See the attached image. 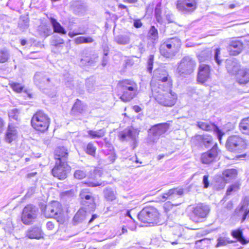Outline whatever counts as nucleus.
Instances as JSON below:
<instances>
[{
  "label": "nucleus",
  "instance_id": "obj_1",
  "mask_svg": "<svg viewBox=\"0 0 249 249\" xmlns=\"http://www.w3.org/2000/svg\"><path fill=\"white\" fill-rule=\"evenodd\" d=\"M166 84V89H163L162 91L158 90L157 94L155 95V99L162 106L172 107L176 104L178 96L171 89L172 83L168 82Z\"/></svg>",
  "mask_w": 249,
  "mask_h": 249
},
{
  "label": "nucleus",
  "instance_id": "obj_2",
  "mask_svg": "<svg viewBox=\"0 0 249 249\" xmlns=\"http://www.w3.org/2000/svg\"><path fill=\"white\" fill-rule=\"evenodd\" d=\"M181 45V42L178 38H168L161 44L160 52L166 58H173L178 52Z\"/></svg>",
  "mask_w": 249,
  "mask_h": 249
},
{
  "label": "nucleus",
  "instance_id": "obj_3",
  "mask_svg": "<svg viewBox=\"0 0 249 249\" xmlns=\"http://www.w3.org/2000/svg\"><path fill=\"white\" fill-rule=\"evenodd\" d=\"M196 67V60L190 55L183 57L178 63L176 73L181 78L187 77L192 74Z\"/></svg>",
  "mask_w": 249,
  "mask_h": 249
},
{
  "label": "nucleus",
  "instance_id": "obj_4",
  "mask_svg": "<svg viewBox=\"0 0 249 249\" xmlns=\"http://www.w3.org/2000/svg\"><path fill=\"white\" fill-rule=\"evenodd\" d=\"M138 217L144 223L151 224L153 225L160 224V213L154 207L144 208L138 214Z\"/></svg>",
  "mask_w": 249,
  "mask_h": 249
},
{
  "label": "nucleus",
  "instance_id": "obj_5",
  "mask_svg": "<svg viewBox=\"0 0 249 249\" xmlns=\"http://www.w3.org/2000/svg\"><path fill=\"white\" fill-rule=\"evenodd\" d=\"M123 94L121 99L124 102H129L133 99L138 93V86L133 81L124 80L120 82Z\"/></svg>",
  "mask_w": 249,
  "mask_h": 249
},
{
  "label": "nucleus",
  "instance_id": "obj_6",
  "mask_svg": "<svg viewBox=\"0 0 249 249\" xmlns=\"http://www.w3.org/2000/svg\"><path fill=\"white\" fill-rule=\"evenodd\" d=\"M43 213L47 218H54L59 224H62L64 222L62 206L57 201H54L47 205L43 210Z\"/></svg>",
  "mask_w": 249,
  "mask_h": 249
},
{
  "label": "nucleus",
  "instance_id": "obj_7",
  "mask_svg": "<svg viewBox=\"0 0 249 249\" xmlns=\"http://www.w3.org/2000/svg\"><path fill=\"white\" fill-rule=\"evenodd\" d=\"M169 127V125L167 123L159 124L153 126L148 131L147 142L149 144L156 142L160 136L165 133Z\"/></svg>",
  "mask_w": 249,
  "mask_h": 249
},
{
  "label": "nucleus",
  "instance_id": "obj_8",
  "mask_svg": "<svg viewBox=\"0 0 249 249\" xmlns=\"http://www.w3.org/2000/svg\"><path fill=\"white\" fill-rule=\"evenodd\" d=\"M49 119L42 111H38L33 116L31 120L32 126L36 130L44 132L49 125Z\"/></svg>",
  "mask_w": 249,
  "mask_h": 249
},
{
  "label": "nucleus",
  "instance_id": "obj_9",
  "mask_svg": "<svg viewBox=\"0 0 249 249\" xmlns=\"http://www.w3.org/2000/svg\"><path fill=\"white\" fill-rule=\"evenodd\" d=\"M226 148L231 152H237L246 148V141L238 135L230 136L227 140Z\"/></svg>",
  "mask_w": 249,
  "mask_h": 249
},
{
  "label": "nucleus",
  "instance_id": "obj_10",
  "mask_svg": "<svg viewBox=\"0 0 249 249\" xmlns=\"http://www.w3.org/2000/svg\"><path fill=\"white\" fill-rule=\"evenodd\" d=\"M71 170V166L68 165L67 162L56 160L55 166L52 170V173L54 177L63 180L67 178Z\"/></svg>",
  "mask_w": 249,
  "mask_h": 249
},
{
  "label": "nucleus",
  "instance_id": "obj_11",
  "mask_svg": "<svg viewBox=\"0 0 249 249\" xmlns=\"http://www.w3.org/2000/svg\"><path fill=\"white\" fill-rule=\"evenodd\" d=\"M210 208L208 205L200 203L194 207L191 216V219L196 223L202 221L209 214Z\"/></svg>",
  "mask_w": 249,
  "mask_h": 249
},
{
  "label": "nucleus",
  "instance_id": "obj_12",
  "mask_svg": "<svg viewBox=\"0 0 249 249\" xmlns=\"http://www.w3.org/2000/svg\"><path fill=\"white\" fill-rule=\"evenodd\" d=\"M37 208L32 205L26 206L23 209L22 215V221L25 224H31L37 216Z\"/></svg>",
  "mask_w": 249,
  "mask_h": 249
},
{
  "label": "nucleus",
  "instance_id": "obj_13",
  "mask_svg": "<svg viewBox=\"0 0 249 249\" xmlns=\"http://www.w3.org/2000/svg\"><path fill=\"white\" fill-rule=\"evenodd\" d=\"M139 131L133 127L125 129L119 134V138L122 141L131 140L133 142L134 148L136 146L137 138L138 137Z\"/></svg>",
  "mask_w": 249,
  "mask_h": 249
},
{
  "label": "nucleus",
  "instance_id": "obj_14",
  "mask_svg": "<svg viewBox=\"0 0 249 249\" xmlns=\"http://www.w3.org/2000/svg\"><path fill=\"white\" fill-rule=\"evenodd\" d=\"M80 197L83 205L87 207L89 211H93L95 208V203L94 197L92 194L89 192L88 189H82L80 193Z\"/></svg>",
  "mask_w": 249,
  "mask_h": 249
},
{
  "label": "nucleus",
  "instance_id": "obj_15",
  "mask_svg": "<svg viewBox=\"0 0 249 249\" xmlns=\"http://www.w3.org/2000/svg\"><path fill=\"white\" fill-rule=\"evenodd\" d=\"M177 8L185 13H191L197 8L196 0H178Z\"/></svg>",
  "mask_w": 249,
  "mask_h": 249
},
{
  "label": "nucleus",
  "instance_id": "obj_16",
  "mask_svg": "<svg viewBox=\"0 0 249 249\" xmlns=\"http://www.w3.org/2000/svg\"><path fill=\"white\" fill-rule=\"evenodd\" d=\"M220 150L215 143L213 147L206 152L203 153L201 156V161L204 164H210L216 160Z\"/></svg>",
  "mask_w": 249,
  "mask_h": 249
},
{
  "label": "nucleus",
  "instance_id": "obj_17",
  "mask_svg": "<svg viewBox=\"0 0 249 249\" xmlns=\"http://www.w3.org/2000/svg\"><path fill=\"white\" fill-rule=\"evenodd\" d=\"M197 126L205 131L213 130L217 136L220 143L221 142L222 136L225 133L222 132L216 125L214 124L208 123L207 122H198L197 124Z\"/></svg>",
  "mask_w": 249,
  "mask_h": 249
},
{
  "label": "nucleus",
  "instance_id": "obj_18",
  "mask_svg": "<svg viewBox=\"0 0 249 249\" xmlns=\"http://www.w3.org/2000/svg\"><path fill=\"white\" fill-rule=\"evenodd\" d=\"M211 77L210 67L206 64H200L198 68L197 74L198 81L204 83L208 81Z\"/></svg>",
  "mask_w": 249,
  "mask_h": 249
},
{
  "label": "nucleus",
  "instance_id": "obj_19",
  "mask_svg": "<svg viewBox=\"0 0 249 249\" xmlns=\"http://www.w3.org/2000/svg\"><path fill=\"white\" fill-rule=\"evenodd\" d=\"M34 82L39 88H47L51 86L50 78L42 72L36 73L34 76Z\"/></svg>",
  "mask_w": 249,
  "mask_h": 249
},
{
  "label": "nucleus",
  "instance_id": "obj_20",
  "mask_svg": "<svg viewBox=\"0 0 249 249\" xmlns=\"http://www.w3.org/2000/svg\"><path fill=\"white\" fill-rule=\"evenodd\" d=\"M68 156V150L63 146L57 147L54 150V158L55 161L61 160V162H67Z\"/></svg>",
  "mask_w": 249,
  "mask_h": 249
},
{
  "label": "nucleus",
  "instance_id": "obj_21",
  "mask_svg": "<svg viewBox=\"0 0 249 249\" xmlns=\"http://www.w3.org/2000/svg\"><path fill=\"white\" fill-rule=\"evenodd\" d=\"M243 49L242 43L236 40H233L230 42L228 47L230 53L232 55H236L240 53Z\"/></svg>",
  "mask_w": 249,
  "mask_h": 249
},
{
  "label": "nucleus",
  "instance_id": "obj_22",
  "mask_svg": "<svg viewBox=\"0 0 249 249\" xmlns=\"http://www.w3.org/2000/svg\"><path fill=\"white\" fill-rule=\"evenodd\" d=\"M237 81L240 84H245L249 81V70L242 68L235 74Z\"/></svg>",
  "mask_w": 249,
  "mask_h": 249
},
{
  "label": "nucleus",
  "instance_id": "obj_23",
  "mask_svg": "<svg viewBox=\"0 0 249 249\" xmlns=\"http://www.w3.org/2000/svg\"><path fill=\"white\" fill-rule=\"evenodd\" d=\"M226 63L227 71L231 74L235 75L241 69L240 65L234 59H227Z\"/></svg>",
  "mask_w": 249,
  "mask_h": 249
},
{
  "label": "nucleus",
  "instance_id": "obj_24",
  "mask_svg": "<svg viewBox=\"0 0 249 249\" xmlns=\"http://www.w3.org/2000/svg\"><path fill=\"white\" fill-rule=\"evenodd\" d=\"M105 199L107 201H113L116 199L117 193L116 189L111 187H106L103 191Z\"/></svg>",
  "mask_w": 249,
  "mask_h": 249
},
{
  "label": "nucleus",
  "instance_id": "obj_25",
  "mask_svg": "<svg viewBox=\"0 0 249 249\" xmlns=\"http://www.w3.org/2000/svg\"><path fill=\"white\" fill-rule=\"evenodd\" d=\"M18 132L16 128L12 124H9L6 132L5 140L7 142L10 143L16 139Z\"/></svg>",
  "mask_w": 249,
  "mask_h": 249
},
{
  "label": "nucleus",
  "instance_id": "obj_26",
  "mask_svg": "<svg viewBox=\"0 0 249 249\" xmlns=\"http://www.w3.org/2000/svg\"><path fill=\"white\" fill-rule=\"evenodd\" d=\"M27 236L31 239H39L43 237V232L41 228L39 227H34L27 232Z\"/></svg>",
  "mask_w": 249,
  "mask_h": 249
},
{
  "label": "nucleus",
  "instance_id": "obj_27",
  "mask_svg": "<svg viewBox=\"0 0 249 249\" xmlns=\"http://www.w3.org/2000/svg\"><path fill=\"white\" fill-rule=\"evenodd\" d=\"M87 211H89L86 208H82L79 209L73 217L74 221L76 223L83 221L90 214Z\"/></svg>",
  "mask_w": 249,
  "mask_h": 249
},
{
  "label": "nucleus",
  "instance_id": "obj_28",
  "mask_svg": "<svg viewBox=\"0 0 249 249\" xmlns=\"http://www.w3.org/2000/svg\"><path fill=\"white\" fill-rule=\"evenodd\" d=\"M131 35V34L129 33L127 34L118 35L115 37V40L119 44H128L130 42Z\"/></svg>",
  "mask_w": 249,
  "mask_h": 249
},
{
  "label": "nucleus",
  "instance_id": "obj_29",
  "mask_svg": "<svg viewBox=\"0 0 249 249\" xmlns=\"http://www.w3.org/2000/svg\"><path fill=\"white\" fill-rule=\"evenodd\" d=\"M50 21L53 27L54 32L61 34H66V31L65 29L60 25L59 22L57 21L55 18L51 17L50 18Z\"/></svg>",
  "mask_w": 249,
  "mask_h": 249
},
{
  "label": "nucleus",
  "instance_id": "obj_30",
  "mask_svg": "<svg viewBox=\"0 0 249 249\" xmlns=\"http://www.w3.org/2000/svg\"><path fill=\"white\" fill-rule=\"evenodd\" d=\"M98 56L96 54H93L89 56H84L81 59L82 64L85 65H92L97 62Z\"/></svg>",
  "mask_w": 249,
  "mask_h": 249
},
{
  "label": "nucleus",
  "instance_id": "obj_31",
  "mask_svg": "<svg viewBox=\"0 0 249 249\" xmlns=\"http://www.w3.org/2000/svg\"><path fill=\"white\" fill-rule=\"evenodd\" d=\"M231 234L233 237L237 238V240L243 245L246 244L249 242V240L245 239L243 236L242 230L240 229L232 231Z\"/></svg>",
  "mask_w": 249,
  "mask_h": 249
},
{
  "label": "nucleus",
  "instance_id": "obj_32",
  "mask_svg": "<svg viewBox=\"0 0 249 249\" xmlns=\"http://www.w3.org/2000/svg\"><path fill=\"white\" fill-rule=\"evenodd\" d=\"M223 178L226 182L234 178L237 174V171L234 169H227L223 172Z\"/></svg>",
  "mask_w": 249,
  "mask_h": 249
},
{
  "label": "nucleus",
  "instance_id": "obj_33",
  "mask_svg": "<svg viewBox=\"0 0 249 249\" xmlns=\"http://www.w3.org/2000/svg\"><path fill=\"white\" fill-rule=\"evenodd\" d=\"M160 71L159 70H156L154 74L155 77L159 81V84L160 83H164V82H166V83L168 82L171 83V80L168 77L167 73L164 72V73L160 74Z\"/></svg>",
  "mask_w": 249,
  "mask_h": 249
},
{
  "label": "nucleus",
  "instance_id": "obj_34",
  "mask_svg": "<svg viewBox=\"0 0 249 249\" xmlns=\"http://www.w3.org/2000/svg\"><path fill=\"white\" fill-rule=\"evenodd\" d=\"M212 52L209 50H205L202 51L197 55L198 59L200 63L205 62L210 60L211 58Z\"/></svg>",
  "mask_w": 249,
  "mask_h": 249
},
{
  "label": "nucleus",
  "instance_id": "obj_35",
  "mask_svg": "<svg viewBox=\"0 0 249 249\" xmlns=\"http://www.w3.org/2000/svg\"><path fill=\"white\" fill-rule=\"evenodd\" d=\"M94 41V39L91 36H80L74 39V42L76 44H80L82 43H91Z\"/></svg>",
  "mask_w": 249,
  "mask_h": 249
},
{
  "label": "nucleus",
  "instance_id": "obj_36",
  "mask_svg": "<svg viewBox=\"0 0 249 249\" xmlns=\"http://www.w3.org/2000/svg\"><path fill=\"white\" fill-rule=\"evenodd\" d=\"M88 133L92 139L100 138L105 135L106 130L104 128L97 130H90Z\"/></svg>",
  "mask_w": 249,
  "mask_h": 249
},
{
  "label": "nucleus",
  "instance_id": "obj_37",
  "mask_svg": "<svg viewBox=\"0 0 249 249\" xmlns=\"http://www.w3.org/2000/svg\"><path fill=\"white\" fill-rule=\"evenodd\" d=\"M239 128L243 133L249 135V117L242 120L239 124Z\"/></svg>",
  "mask_w": 249,
  "mask_h": 249
},
{
  "label": "nucleus",
  "instance_id": "obj_38",
  "mask_svg": "<svg viewBox=\"0 0 249 249\" xmlns=\"http://www.w3.org/2000/svg\"><path fill=\"white\" fill-rule=\"evenodd\" d=\"M148 37L153 41V43H155L158 41V30L154 26H152L148 32Z\"/></svg>",
  "mask_w": 249,
  "mask_h": 249
},
{
  "label": "nucleus",
  "instance_id": "obj_39",
  "mask_svg": "<svg viewBox=\"0 0 249 249\" xmlns=\"http://www.w3.org/2000/svg\"><path fill=\"white\" fill-rule=\"evenodd\" d=\"M38 31L40 35L44 37H47L52 34L51 28L45 25L39 26Z\"/></svg>",
  "mask_w": 249,
  "mask_h": 249
},
{
  "label": "nucleus",
  "instance_id": "obj_40",
  "mask_svg": "<svg viewBox=\"0 0 249 249\" xmlns=\"http://www.w3.org/2000/svg\"><path fill=\"white\" fill-rule=\"evenodd\" d=\"M94 173L95 174V177L94 178L93 181H89L88 182H85V184H87L89 186V187H96L98 186H100L102 184V182L100 181H98L97 179V175H99V177H100V171L99 170H95L94 171Z\"/></svg>",
  "mask_w": 249,
  "mask_h": 249
},
{
  "label": "nucleus",
  "instance_id": "obj_41",
  "mask_svg": "<svg viewBox=\"0 0 249 249\" xmlns=\"http://www.w3.org/2000/svg\"><path fill=\"white\" fill-rule=\"evenodd\" d=\"M10 57L8 51L5 49L0 50V63H3L7 62Z\"/></svg>",
  "mask_w": 249,
  "mask_h": 249
},
{
  "label": "nucleus",
  "instance_id": "obj_42",
  "mask_svg": "<svg viewBox=\"0 0 249 249\" xmlns=\"http://www.w3.org/2000/svg\"><path fill=\"white\" fill-rule=\"evenodd\" d=\"M29 27V20L26 17L21 18L18 22V27L22 31L26 30Z\"/></svg>",
  "mask_w": 249,
  "mask_h": 249
},
{
  "label": "nucleus",
  "instance_id": "obj_43",
  "mask_svg": "<svg viewBox=\"0 0 249 249\" xmlns=\"http://www.w3.org/2000/svg\"><path fill=\"white\" fill-rule=\"evenodd\" d=\"M183 194V190L182 188H174L168 191V195L171 196L172 199H174L176 196H181Z\"/></svg>",
  "mask_w": 249,
  "mask_h": 249
},
{
  "label": "nucleus",
  "instance_id": "obj_44",
  "mask_svg": "<svg viewBox=\"0 0 249 249\" xmlns=\"http://www.w3.org/2000/svg\"><path fill=\"white\" fill-rule=\"evenodd\" d=\"M87 176V171L84 169H77L74 173V178L78 179H82Z\"/></svg>",
  "mask_w": 249,
  "mask_h": 249
},
{
  "label": "nucleus",
  "instance_id": "obj_45",
  "mask_svg": "<svg viewBox=\"0 0 249 249\" xmlns=\"http://www.w3.org/2000/svg\"><path fill=\"white\" fill-rule=\"evenodd\" d=\"M202 142L205 147H208L213 144V138L211 136L204 135L201 136Z\"/></svg>",
  "mask_w": 249,
  "mask_h": 249
},
{
  "label": "nucleus",
  "instance_id": "obj_46",
  "mask_svg": "<svg viewBox=\"0 0 249 249\" xmlns=\"http://www.w3.org/2000/svg\"><path fill=\"white\" fill-rule=\"evenodd\" d=\"M233 241L230 240L229 238L223 237H220L217 239V243L216 245V247L224 246L228 244L232 243Z\"/></svg>",
  "mask_w": 249,
  "mask_h": 249
},
{
  "label": "nucleus",
  "instance_id": "obj_47",
  "mask_svg": "<svg viewBox=\"0 0 249 249\" xmlns=\"http://www.w3.org/2000/svg\"><path fill=\"white\" fill-rule=\"evenodd\" d=\"M64 41L63 39L58 36H53L52 41V44L55 47H58L64 44Z\"/></svg>",
  "mask_w": 249,
  "mask_h": 249
},
{
  "label": "nucleus",
  "instance_id": "obj_48",
  "mask_svg": "<svg viewBox=\"0 0 249 249\" xmlns=\"http://www.w3.org/2000/svg\"><path fill=\"white\" fill-rule=\"evenodd\" d=\"M86 86L89 92H92L94 90V81L93 79H88L87 80L86 82Z\"/></svg>",
  "mask_w": 249,
  "mask_h": 249
},
{
  "label": "nucleus",
  "instance_id": "obj_49",
  "mask_svg": "<svg viewBox=\"0 0 249 249\" xmlns=\"http://www.w3.org/2000/svg\"><path fill=\"white\" fill-rule=\"evenodd\" d=\"M72 110L73 111H77L79 113L82 112L83 110L82 104L79 100L77 99L76 102L72 107Z\"/></svg>",
  "mask_w": 249,
  "mask_h": 249
},
{
  "label": "nucleus",
  "instance_id": "obj_50",
  "mask_svg": "<svg viewBox=\"0 0 249 249\" xmlns=\"http://www.w3.org/2000/svg\"><path fill=\"white\" fill-rule=\"evenodd\" d=\"M19 112L18 110L16 109H13L11 110L9 112V116L11 119H13L15 120H18V118Z\"/></svg>",
  "mask_w": 249,
  "mask_h": 249
},
{
  "label": "nucleus",
  "instance_id": "obj_51",
  "mask_svg": "<svg viewBox=\"0 0 249 249\" xmlns=\"http://www.w3.org/2000/svg\"><path fill=\"white\" fill-rule=\"evenodd\" d=\"M95 150L96 148L93 145V143L89 142L88 144L86 149L87 153L91 155H94L95 152Z\"/></svg>",
  "mask_w": 249,
  "mask_h": 249
},
{
  "label": "nucleus",
  "instance_id": "obj_52",
  "mask_svg": "<svg viewBox=\"0 0 249 249\" xmlns=\"http://www.w3.org/2000/svg\"><path fill=\"white\" fill-rule=\"evenodd\" d=\"M239 185L238 183H235L230 186L227 189L226 195H230L233 191H236L239 189Z\"/></svg>",
  "mask_w": 249,
  "mask_h": 249
},
{
  "label": "nucleus",
  "instance_id": "obj_53",
  "mask_svg": "<svg viewBox=\"0 0 249 249\" xmlns=\"http://www.w3.org/2000/svg\"><path fill=\"white\" fill-rule=\"evenodd\" d=\"M11 86L13 90L17 92H20L23 89V87L19 83H13Z\"/></svg>",
  "mask_w": 249,
  "mask_h": 249
},
{
  "label": "nucleus",
  "instance_id": "obj_54",
  "mask_svg": "<svg viewBox=\"0 0 249 249\" xmlns=\"http://www.w3.org/2000/svg\"><path fill=\"white\" fill-rule=\"evenodd\" d=\"M154 60V56L150 55L147 61V70L150 72L153 69V64Z\"/></svg>",
  "mask_w": 249,
  "mask_h": 249
},
{
  "label": "nucleus",
  "instance_id": "obj_55",
  "mask_svg": "<svg viewBox=\"0 0 249 249\" xmlns=\"http://www.w3.org/2000/svg\"><path fill=\"white\" fill-rule=\"evenodd\" d=\"M161 11L160 9L156 8L155 10V15L157 21L158 22H162V17L161 16Z\"/></svg>",
  "mask_w": 249,
  "mask_h": 249
},
{
  "label": "nucleus",
  "instance_id": "obj_56",
  "mask_svg": "<svg viewBox=\"0 0 249 249\" xmlns=\"http://www.w3.org/2000/svg\"><path fill=\"white\" fill-rule=\"evenodd\" d=\"M220 54V50L219 49H216L215 50L214 55V59L215 62L218 64L220 65L221 63V60L219 59V55Z\"/></svg>",
  "mask_w": 249,
  "mask_h": 249
},
{
  "label": "nucleus",
  "instance_id": "obj_57",
  "mask_svg": "<svg viewBox=\"0 0 249 249\" xmlns=\"http://www.w3.org/2000/svg\"><path fill=\"white\" fill-rule=\"evenodd\" d=\"M208 175H205L203 177V184L205 188H207L209 186V182L208 180Z\"/></svg>",
  "mask_w": 249,
  "mask_h": 249
},
{
  "label": "nucleus",
  "instance_id": "obj_58",
  "mask_svg": "<svg viewBox=\"0 0 249 249\" xmlns=\"http://www.w3.org/2000/svg\"><path fill=\"white\" fill-rule=\"evenodd\" d=\"M249 204V199L248 197H245L244 199L242 205L241 207V210H244L245 208L247 207Z\"/></svg>",
  "mask_w": 249,
  "mask_h": 249
},
{
  "label": "nucleus",
  "instance_id": "obj_59",
  "mask_svg": "<svg viewBox=\"0 0 249 249\" xmlns=\"http://www.w3.org/2000/svg\"><path fill=\"white\" fill-rule=\"evenodd\" d=\"M142 24L140 19H134L133 25L135 28H138L142 27Z\"/></svg>",
  "mask_w": 249,
  "mask_h": 249
},
{
  "label": "nucleus",
  "instance_id": "obj_60",
  "mask_svg": "<svg viewBox=\"0 0 249 249\" xmlns=\"http://www.w3.org/2000/svg\"><path fill=\"white\" fill-rule=\"evenodd\" d=\"M173 205V204H171V203L169 201L165 203L164 204V208L165 211H169L170 209L172 208Z\"/></svg>",
  "mask_w": 249,
  "mask_h": 249
},
{
  "label": "nucleus",
  "instance_id": "obj_61",
  "mask_svg": "<svg viewBox=\"0 0 249 249\" xmlns=\"http://www.w3.org/2000/svg\"><path fill=\"white\" fill-rule=\"evenodd\" d=\"M161 197H162V199H161L160 200L163 201H165L167 199H172V197L171 196H169L168 195V192L167 193H165L163 195H162L161 196Z\"/></svg>",
  "mask_w": 249,
  "mask_h": 249
},
{
  "label": "nucleus",
  "instance_id": "obj_62",
  "mask_svg": "<svg viewBox=\"0 0 249 249\" xmlns=\"http://www.w3.org/2000/svg\"><path fill=\"white\" fill-rule=\"evenodd\" d=\"M46 227L49 230H53L54 227V225L52 222L49 221L47 223Z\"/></svg>",
  "mask_w": 249,
  "mask_h": 249
},
{
  "label": "nucleus",
  "instance_id": "obj_63",
  "mask_svg": "<svg viewBox=\"0 0 249 249\" xmlns=\"http://www.w3.org/2000/svg\"><path fill=\"white\" fill-rule=\"evenodd\" d=\"M158 90L162 91L163 89H166V82L160 83L159 84Z\"/></svg>",
  "mask_w": 249,
  "mask_h": 249
},
{
  "label": "nucleus",
  "instance_id": "obj_64",
  "mask_svg": "<svg viewBox=\"0 0 249 249\" xmlns=\"http://www.w3.org/2000/svg\"><path fill=\"white\" fill-rule=\"evenodd\" d=\"M84 34V33H80V32H79V33L69 32L68 34V36L72 38L76 35H83Z\"/></svg>",
  "mask_w": 249,
  "mask_h": 249
}]
</instances>
